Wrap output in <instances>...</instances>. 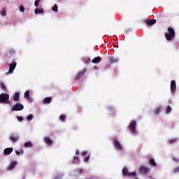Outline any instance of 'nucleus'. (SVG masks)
Instances as JSON below:
<instances>
[{
  "instance_id": "obj_1",
  "label": "nucleus",
  "mask_w": 179,
  "mask_h": 179,
  "mask_svg": "<svg viewBox=\"0 0 179 179\" xmlns=\"http://www.w3.org/2000/svg\"><path fill=\"white\" fill-rule=\"evenodd\" d=\"M165 38L167 41H173L176 38V31L173 27L168 28V32L165 34Z\"/></svg>"
},
{
  "instance_id": "obj_2",
  "label": "nucleus",
  "mask_w": 179,
  "mask_h": 179,
  "mask_svg": "<svg viewBox=\"0 0 179 179\" xmlns=\"http://www.w3.org/2000/svg\"><path fill=\"white\" fill-rule=\"evenodd\" d=\"M0 103L9 104V95L8 94L2 93L0 94Z\"/></svg>"
},
{
  "instance_id": "obj_3",
  "label": "nucleus",
  "mask_w": 179,
  "mask_h": 179,
  "mask_svg": "<svg viewBox=\"0 0 179 179\" xmlns=\"http://www.w3.org/2000/svg\"><path fill=\"white\" fill-rule=\"evenodd\" d=\"M24 108V106L22 103H16L12 106L11 111H22Z\"/></svg>"
},
{
  "instance_id": "obj_4",
  "label": "nucleus",
  "mask_w": 179,
  "mask_h": 179,
  "mask_svg": "<svg viewBox=\"0 0 179 179\" xmlns=\"http://www.w3.org/2000/svg\"><path fill=\"white\" fill-rule=\"evenodd\" d=\"M16 65H17L16 62H13V63L10 64L9 71L8 72L6 73V75H9V73H13V71H15V69L16 68Z\"/></svg>"
},
{
  "instance_id": "obj_5",
  "label": "nucleus",
  "mask_w": 179,
  "mask_h": 179,
  "mask_svg": "<svg viewBox=\"0 0 179 179\" xmlns=\"http://www.w3.org/2000/svg\"><path fill=\"white\" fill-rule=\"evenodd\" d=\"M129 129H130L131 132L132 134H135L136 131V121L133 120L129 126Z\"/></svg>"
},
{
  "instance_id": "obj_6",
  "label": "nucleus",
  "mask_w": 179,
  "mask_h": 179,
  "mask_svg": "<svg viewBox=\"0 0 179 179\" xmlns=\"http://www.w3.org/2000/svg\"><path fill=\"white\" fill-rule=\"evenodd\" d=\"M113 145H114L116 150H119V151L122 150V145H121V143H120L118 142V140L114 139L113 140Z\"/></svg>"
},
{
  "instance_id": "obj_7",
  "label": "nucleus",
  "mask_w": 179,
  "mask_h": 179,
  "mask_svg": "<svg viewBox=\"0 0 179 179\" xmlns=\"http://www.w3.org/2000/svg\"><path fill=\"white\" fill-rule=\"evenodd\" d=\"M139 171L141 173V174H148V173H149V171H150V169L146 167V166H141L139 169Z\"/></svg>"
},
{
  "instance_id": "obj_8",
  "label": "nucleus",
  "mask_w": 179,
  "mask_h": 179,
  "mask_svg": "<svg viewBox=\"0 0 179 179\" xmlns=\"http://www.w3.org/2000/svg\"><path fill=\"white\" fill-rule=\"evenodd\" d=\"M176 89H177V85L176 84V82L174 80H172L171 82V93L172 94H174V93H176Z\"/></svg>"
},
{
  "instance_id": "obj_9",
  "label": "nucleus",
  "mask_w": 179,
  "mask_h": 179,
  "mask_svg": "<svg viewBox=\"0 0 179 179\" xmlns=\"http://www.w3.org/2000/svg\"><path fill=\"white\" fill-rule=\"evenodd\" d=\"M10 141H12L13 143L15 142H17L19 141V135L17 134H13L10 136Z\"/></svg>"
},
{
  "instance_id": "obj_10",
  "label": "nucleus",
  "mask_w": 179,
  "mask_h": 179,
  "mask_svg": "<svg viewBox=\"0 0 179 179\" xmlns=\"http://www.w3.org/2000/svg\"><path fill=\"white\" fill-rule=\"evenodd\" d=\"M85 71H79L76 76V78H75V80H79V79H81L82 78V76H83V75H85Z\"/></svg>"
},
{
  "instance_id": "obj_11",
  "label": "nucleus",
  "mask_w": 179,
  "mask_h": 179,
  "mask_svg": "<svg viewBox=\"0 0 179 179\" xmlns=\"http://www.w3.org/2000/svg\"><path fill=\"white\" fill-rule=\"evenodd\" d=\"M145 23L148 26H153V24L156 23V20H149V18H148L145 20Z\"/></svg>"
},
{
  "instance_id": "obj_12",
  "label": "nucleus",
  "mask_w": 179,
  "mask_h": 179,
  "mask_svg": "<svg viewBox=\"0 0 179 179\" xmlns=\"http://www.w3.org/2000/svg\"><path fill=\"white\" fill-rule=\"evenodd\" d=\"M108 61L110 64H117L120 59L118 58L113 57H109Z\"/></svg>"
},
{
  "instance_id": "obj_13",
  "label": "nucleus",
  "mask_w": 179,
  "mask_h": 179,
  "mask_svg": "<svg viewBox=\"0 0 179 179\" xmlns=\"http://www.w3.org/2000/svg\"><path fill=\"white\" fill-rule=\"evenodd\" d=\"M52 101V98L51 96L46 97L43 100V104H50Z\"/></svg>"
},
{
  "instance_id": "obj_14",
  "label": "nucleus",
  "mask_w": 179,
  "mask_h": 179,
  "mask_svg": "<svg viewBox=\"0 0 179 179\" xmlns=\"http://www.w3.org/2000/svg\"><path fill=\"white\" fill-rule=\"evenodd\" d=\"M12 152H13V148H6L3 151L4 155H10L12 153Z\"/></svg>"
},
{
  "instance_id": "obj_15",
  "label": "nucleus",
  "mask_w": 179,
  "mask_h": 179,
  "mask_svg": "<svg viewBox=\"0 0 179 179\" xmlns=\"http://www.w3.org/2000/svg\"><path fill=\"white\" fill-rule=\"evenodd\" d=\"M93 64H99V62H101V57L98 56L92 59Z\"/></svg>"
},
{
  "instance_id": "obj_16",
  "label": "nucleus",
  "mask_w": 179,
  "mask_h": 179,
  "mask_svg": "<svg viewBox=\"0 0 179 179\" xmlns=\"http://www.w3.org/2000/svg\"><path fill=\"white\" fill-rule=\"evenodd\" d=\"M44 141L47 145H52V140H51L50 137H45Z\"/></svg>"
},
{
  "instance_id": "obj_17",
  "label": "nucleus",
  "mask_w": 179,
  "mask_h": 179,
  "mask_svg": "<svg viewBox=\"0 0 179 179\" xmlns=\"http://www.w3.org/2000/svg\"><path fill=\"white\" fill-rule=\"evenodd\" d=\"M16 164H17V162H11L8 168V170H13V169H15V167H16Z\"/></svg>"
},
{
  "instance_id": "obj_18",
  "label": "nucleus",
  "mask_w": 179,
  "mask_h": 179,
  "mask_svg": "<svg viewBox=\"0 0 179 179\" xmlns=\"http://www.w3.org/2000/svg\"><path fill=\"white\" fill-rule=\"evenodd\" d=\"M19 96H20V94L19 92H15L13 95V101H19Z\"/></svg>"
},
{
  "instance_id": "obj_19",
  "label": "nucleus",
  "mask_w": 179,
  "mask_h": 179,
  "mask_svg": "<svg viewBox=\"0 0 179 179\" xmlns=\"http://www.w3.org/2000/svg\"><path fill=\"white\" fill-rule=\"evenodd\" d=\"M24 97L27 100H31L30 99V91H26L24 94Z\"/></svg>"
},
{
  "instance_id": "obj_20",
  "label": "nucleus",
  "mask_w": 179,
  "mask_h": 179,
  "mask_svg": "<svg viewBox=\"0 0 179 179\" xmlns=\"http://www.w3.org/2000/svg\"><path fill=\"white\" fill-rule=\"evenodd\" d=\"M80 162V159L78 157H74L73 159V164H78Z\"/></svg>"
},
{
  "instance_id": "obj_21",
  "label": "nucleus",
  "mask_w": 179,
  "mask_h": 179,
  "mask_svg": "<svg viewBox=\"0 0 179 179\" xmlns=\"http://www.w3.org/2000/svg\"><path fill=\"white\" fill-rule=\"evenodd\" d=\"M34 12H35V15H37L38 13H44V10H43L42 8H40V9L36 8Z\"/></svg>"
},
{
  "instance_id": "obj_22",
  "label": "nucleus",
  "mask_w": 179,
  "mask_h": 179,
  "mask_svg": "<svg viewBox=\"0 0 179 179\" xmlns=\"http://www.w3.org/2000/svg\"><path fill=\"white\" fill-rule=\"evenodd\" d=\"M149 164H151V166H157V164H156V161H155V159L152 158L150 159Z\"/></svg>"
},
{
  "instance_id": "obj_23",
  "label": "nucleus",
  "mask_w": 179,
  "mask_h": 179,
  "mask_svg": "<svg viewBox=\"0 0 179 179\" xmlns=\"http://www.w3.org/2000/svg\"><path fill=\"white\" fill-rule=\"evenodd\" d=\"M162 111V107L159 106L155 110V114L157 115Z\"/></svg>"
},
{
  "instance_id": "obj_24",
  "label": "nucleus",
  "mask_w": 179,
  "mask_h": 179,
  "mask_svg": "<svg viewBox=\"0 0 179 179\" xmlns=\"http://www.w3.org/2000/svg\"><path fill=\"white\" fill-rule=\"evenodd\" d=\"M33 146V143L29 141L24 143L25 148H31Z\"/></svg>"
},
{
  "instance_id": "obj_25",
  "label": "nucleus",
  "mask_w": 179,
  "mask_h": 179,
  "mask_svg": "<svg viewBox=\"0 0 179 179\" xmlns=\"http://www.w3.org/2000/svg\"><path fill=\"white\" fill-rule=\"evenodd\" d=\"M129 172H128V169L127 168H124L122 169V174L123 176H128Z\"/></svg>"
},
{
  "instance_id": "obj_26",
  "label": "nucleus",
  "mask_w": 179,
  "mask_h": 179,
  "mask_svg": "<svg viewBox=\"0 0 179 179\" xmlns=\"http://www.w3.org/2000/svg\"><path fill=\"white\" fill-rule=\"evenodd\" d=\"M13 54H15V50H11L8 51V52H7V54H6L7 58H9V56H10V55H13Z\"/></svg>"
},
{
  "instance_id": "obj_27",
  "label": "nucleus",
  "mask_w": 179,
  "mask_h": 179,
  "mask_svg": "<svg viewBox=\"0 0 179 179\" xmlns=\"http://www.w3.org/2000/svg\"><path fill=\"white\" fill-rule=\"evenodd\" d=\"M76 173H77V174H82V173L83 172V170L82 169H75L74 171Z\"/></svg>"
},
{
  "instance_id": "obj_28",
  "label": "nucleus",
  "mask_w": 179,
  "mask_h": 179,
  "mask_svg": "<svg viewBox=\"0 0 179 179\" xmlns=\"http://www.w3.org/2000/svg\"><path fill=\"white\" fill-rule=\"evenodd\" d=\"M136 172H131L127 174V177H135Z\"/></svg>"
},
{
  "instance_id": "obj_29",
  "label": "nucleus",
  "mask_w": 179,
  "mask_h": 179,
  "mask_svg": "<svg viewBox=\"0 0 179 179\" xmlns=\"http://www.w3.org/2000/svg\"><path fill=\"white\" fill-rule=\"evenodd\" d=\"M52 10H53V12H58V6L55 4V6L52 8Z\"/></svg>"
},
{
  "instance_id": "obj_30",
  "label": "nucleus",
  "mask_w": 179,
  "mask_h": 179,
  "mask_svg": "<svg viewBox=\"0 0 179 179\" xmlns=\"http://www.w3.org/2000/svg\"><path fill=\"white\" fill-rule=\"evenodd\" d=\"M0 15L3 17L6 16V10L5 9L2 10L0 13Z\"/></svg>"
},
{
  "instance_id": "obj_31",
  "label": "nucleus",
  "mask_w": 179,
  "mask_h": 179,
  "mask_svg": "<svg viewBox=\"0 0 179 179\" xmlns=\"http://www.w3.org/2000/svg\"><path fill=\"white\" fill-rule=\"evenodd\" d=\"M0 86H1V89H3V90H6V86L5 85V84L3 83H0Z\"/></svg>"
},
{
  "instance_id": "obj_32",
  "label": "nucleus",
  "mask_w": 179,
  "mask_h": 179,
  "mask_svg": "<svg viewBox=\"0 0 179 179\" xmlns=\"http://www.w3.org/2000/svg\"><path fill=\"white\" fill-rule=\"evenodd\" d=\"M39 4H40V0H36L34 3L36 8H38Z\"/></svg>"
},
{
  "instance_id": "obj_33",
  "label": "nucleus",
  "mask_w": 179,
  "mask_h": 179,
  "mask_svg": "<svg viewBox=\"0 0 179 179\" xmlns=\"http://www.w3.org/2000/svg\"><path fill=\"white\" fill-rule=\"evenodd\" d=\"M27 121H31V120H33V115L31 114V115H28L27 117Z\"/></svg>"
},
{
  "instance_id": "obj_34",
  "label": "nucleus",
  "mask_w": 179,
  "mask_h": 179,
  "mask_svg": "<svg viewBox=\"0 0 179 179\" xmlns=\"http://www.w3.org/2000/svg\"><path fill=\"white\" fill-rule=\"evenodd\" d=\"M15 153L17 155V156H20V153L23 154L24 153V151L23 150H20V151H15Z\"/></svg>"
},
{
  "instance_id": "obj_35",
  "label": "nucleus",
  "mask_w": 179,
  "mask_h": 179,
  "mask_svg": "<svg viewBox=\"0 0 179 179\" xmlns=\"http://www.w3.org/2000/svg\"><path fill=\"white\" fill-rule=\"evenodd\" d=\"M171 112V106H169L166 108V113L169 114V113Z\"/></svg>"
},
{
  "instance_id": "obj_36",
  "label": "nucleus",
  "mask_w": 179,
  "mask_h": 179,
  "mask_svg": "<svg viewBox=\"0 0 179 179\" xmlns=\"http://www.w3.org/2000/svg\"><path fill=\"white\" fill-rule=\"evenodd\" d=\"M65 118H66V116L65 115H62L60 116L61 121H65Z\"/></svg>"
},
{
  "instance_id": "obj_37",
  "label": "nucleus",
  "mask_w": 179,
  "mask_h": 179,
  "mask_svg": "<svg viewBox=\"0 0 179 179\" xmlns=\"http://www.w3.org/2000/svg\"><path fill=\"white\" fill-rule=\"evenodd\" d=\"M17 118L18 121H20V122H22V121H23V117L22 116H17Z\"/></svg>"
},
{
  "instance_id": "obj_38",
  "label": "nucleus",
  "mask_w": 179,
  "mask_h": 179,
  "mask_svg": "<svg viewBox=\"0 0 179 179\" xmlns=\"http://www.w3.org/2000/svg\"><path fill=\"white\" fill-rule=\"evenodd\" d=\"M20 12H24V6H20Z\"/></svg>"
},
{
  "instance_id": "obj_39",
  "label": "nucleus",
  "mask_w": 179,
  "mask_h": 179,
  "mask_svg": "<svg viewBox=\"0 0 179 179\" xmlns=\"http://www.w3.org/2000/svg\"><path fill=\"white\" fill-rule=\"evenodd\" d=\"M89 159H90V155H89L87 157H86L84 160L85 162H89Z\"/></svg>"
},
{
  "instance_id": "obj_40",
  "label": "nucleus",
  "mask_w": 179,
  "mask_h": 179,
  "mask_svg": "<svg viewBox=\"0 0 179 179\" xmlns=\"http://www.w3.org/2000/svg\"><path fill=\"white\" fill-rule=\"evenodd\" d=\"M173 173H179V166L173 170Z\"/></svg>"
},
{
  "instance_id": "obj_41",
  "label": "nucleus",
  "mask_w": 179,
  "mask_h": 179,
  "mask_svg": "<svg viewBox=\"0 0 179 179\" xmlns=\"http://www.w3.org/2000/svg\"><path fill=\"white\" fill-rule=\"evenodd\" d=\"M176 141H177V139H171V140H169V143H174V142H176Z\"/></svg>"
},
{
  "instance_id": "obj_42",
  "label": "nucleus",
  "mask_w": 179,
  "mask_h": 179,
  "mask_svg": "<svg viewBox=\"0 0 179 179\" xmlns=\"http://www.w3.org/2000/svg\"><path fill=\"white\" fill-rule=\"evenodd\" d=\"M87 155V151H83L82 152V156H86Z\"/></svg>"
},
{
  "instance_id": "obj_43",
  "label": "nucleus",
  "mask_w": 179,
  "mask_h": 179,
  "mask_svg": "<svg viewBox=\"0 0 179 179\" xmlns=\"http://www.w3.org/2000/svg\"><path fill=\"white\" fill-rule=\"evenodd\" d=\"M173 162H179V159L177 158H173Z\"/></svg>"
},
{
  "instance_id": "obj_44",
  "label": "nucleus",
  "mask_w": 179,
  "mask_h": 179,
  "mask_svg": "<svg viewBox=\"0 0 179 179\" xmlns=\"http://www.w3.org/2000/svg\"><path fill=\"white\" fill-rule=\"evenodd\" d=\"M76 155H79V150H77L76 151Z\"/></svg>"
},
{
  "instance_id": "obj_45",
  "label": "nucleus",
  "mask_w": 179,
  "mask_h": 179,
  "mask_svg": "<svg viewBox=\"0 0 179 179\" xmlns=\"http://www.w3.org/2000/svg\"><path fill=\"white\" fill-rule=\"evenodd\" d=\"M88 59V61L87 62H85L86 63H87V62H89V61H90V59Z\"/></svg>"
},
{
  "instance_id": "obj_46",
  "label": "nucleus",
  "mask_w": 179,
  "mask_h": 179,
  "mask_svg": "<svg viewBox=\"0 0 179 179\" xmlns=\"http://www.w3.org/2000/svg\"><path fill=\"white\" fill-rule=\"evenodd\" d=\"M94 69H97V67H96V66H95V67H94Z\"/></svg>"
},
{
  "instance_id": "obj_47",
  "label": "nucleus",
  "mask_w": 179,
  "mask_h": 179,
  "mask_svg": "<svg viewBox=\"0 0 179 179\" xmlns=\"http://www.w3.org/2000/svg\"><path fill=\"white\" fill-rule=\"evenodd\" d=\"M136 179H138V178H136Z\"/></svg>"
}]
</instances>
